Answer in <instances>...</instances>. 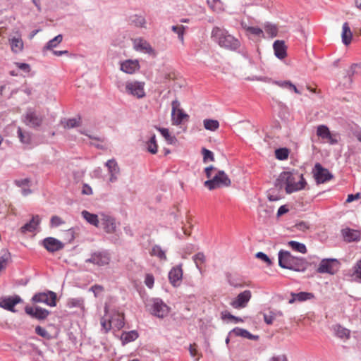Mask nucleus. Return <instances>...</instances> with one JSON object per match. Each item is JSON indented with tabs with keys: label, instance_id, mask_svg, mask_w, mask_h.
Masks as SVG:
<instances>
[{
	"label": "nucleus",
	"instance_id": "1",
	"mask_svg": "<svg viewBox=\"0 0 361 361\" xmlns=\"http://www.w3.org/2000/svg\"><path fill=\"white\" fill-rule=\"evenodd\" d=\"M305 185L306 181L302 174L288 171L281 173L275 181V186L279 189L285 188L288 194L302 190Z\"/></svg>",
	"mask_w": 361,
	"mask_h": 361
},
{
	"label": "nucleus",
	"instance_id": "2",
	"mask_svg": "<svg viewBox=\"0 0 361 361\" xmlns=\"http://www.w3.org/2000/svg\"><path fill=\"white\" fill-rule=\"evenodd\" d=\"M278 255L279 265L283 269L304 272L310 265L305 258L295 257L286 250H281Z\"/></svg>",
	"mask_w": 361,
	"mask_h": 361
},
{
	"label": "nucleus",
	"instance_id": "3",
	"mask_svg": "<svg viewBox=\"0 0 361 361\" xmlns=\"http://www.w3.org/2000/svg\"><path fill=\"white\" fill-rule=\"evenodd\" d=\"M211 37L221 47L228 50L236 51L240 47V42L237 38L229 34L226 29L219 27L212 29Z\"/></svg>",
	"mask_w": 361,
	"mask_h": 361
},
{
	"label": "nucleus",
	"instance_id": "4",
	"mask_svg": "<svg viewBox=\"0 0 361 361\" xmlns=\"http://www.w3.org/2000/svg\"><path fill=\"white\" fill-rule=\"evenodd\" d=\"M231 184V181L224 171L219 170L216 174L211 179H208L204 183V185L209 190H214L221 187H228Z\"/></svg>",
	"mask_w": 361,
	"mask_h": 361
},
{
	"label": "nucleus",
	"instance_id": "5",
	"mask_svg": "<svg viewBox=\"0 0 361 361\" xmlns=\"http://www.w3.org/2000/svg\"><path fill=\"white\" fill-rule=\"evenodd\" d=\"M44 116L33 108H27L23 116V123L28 127L37 128L42 126Z\"/></svg>",
	"mask_w": 361,
	"mask_h": 361
},
{
	"label": "nucleus",
	"instance_id": "6",
	"mask_svg": "<svg viewBox=\"0 0 361 361\" xmlns=\"http://www.w3.org/2000/svg\"><path fill=\"white\" fill-rule=\"evenodd\" d=\"M149 306L151 314L158 318H164L170 312V307L159 298H152Z\"/></svg>",
	"mask_w": 361,
	"mask_h": 361
},
{
	"label": "nucleus",
	"instance_id": "7",
	"mask_svg": "<svg viewBox=\"0 0 361 361\" xmlns=\"http://www.w3.org/2000/svg\"><path fill=\"white\" fill-rule=\"evenodd\" d=\"M110 261L111 257L109 252L106 250H101L92 252L90 257L85 260V262L102 267L108 265Z\"/></svg>",
	"mask_w": 361,
	"mask_h": 361
},
{
	"label": "nucleus",
	"instance_id": "8",
	"mask_svg": "<svg viewBox=\"0 0 361 361\" xmlns=\"http://www.w3.org/2000/svg\"><path fill=\"white\" fill-rule=\"evenodd\" d=\"M339 262L334 258L323 259L317 269L320 274H334L338 269Z\"/></svg>",
	"mask_w": 361,
	"mask_h": 361
},
{
	"label": "nucleus",
	"instance_id": "9",
	"mask_svg": "<svg viewBox=\"0 0 361 361\" xmlns=\"http://www.w3.org/2000/svg\"><path fill=\"white\" fill-rule=\"evenodd\" d=\"M312 173L317 184L324 183L333 178L332 173L326 168H324L321 164L316 163Z\"/></svg>",
	"mask_w": 361,
	"mask_h": 361
},
{
	"label": "nucleus",
	"instance_id": "10",
	"mask_svg": "<svg viewBox=\"0 0 361 361\" xmlns=\"http://www.w3.org/2000/svg\"><path fill=\"white\" fill-rule=\"evenodd\" d=\"M145 83L139 81H128L125 85V92L138 99L145 96Z\"/></svg>",
	"mask_w": 361,
	"mask_h": 361
},
{
	"label": "nucleus",
	"instance_id": "11",
	"mask_svg": "<svg viewBox=\"0 0 361 361\" xmlns=\"http://www.w3.org/2000/svg\"><path fill=\"white\" fill-rule=\"evenodd\" d=\"M56 294L53 291H47V293H37L32 298L34 302L44 303L50 307L56 305Z\"/></svg>",
	"mask_w": 361,
	"mask_h": 361
},
{
	"label": "nucleus",
	"instance_id": "12",
	"mask_svg": "<svg viewBox=\"0 0 361 361\" xmlns=\"http://www.w3.org/2000/svg\"><path fill=\"white\" fill-rule=\"evenodd\" d=\"M180 102L177 99L173 100L171 103V121L173 125L175 126L181 124L184 118L189 117L183 109H180Z\"/></svg>",
	"mask_w": 361,
	"mask_h": 361
},
{
	"label": "nucleus",
	"instance_id": "13",
	"mask_svg": "<svg viewBox=\"0 0 361 361\" xmlns=\"http://www.w3.org/2000/svg\"><path fill=\"white\" fill-rule=\"evenodd\" d=\"M251 296V291L245 290L237 295V297L231 302V305L235 309L244 308L247 306Z\"/></svg>",
	"mask_w": 361,
	"mask_h": 361
},
{
	"label": "nucleus",
	"instance_id": "14",
	"mask_svg": "<svg viewBox=\"0 0 361 361\" xmlns=\"http://www.w3.org/2000/svg\"><path fill=\"white\" fill-rule=\"evenodd\" d=\"M42 245L49 252H55L64 247V244L61 241L53 237L45 238L42 241Z\"/></svg>",
	"mask_w": 361,
	"mask_h": 361
},
{
	"label": "nucleus",
	"instance_id": "15",
	"mask_svg": "<svg viewBox=\"0 0 361 361\" xmlns=\"http://www.w3.org/2000/svg\"><path fill=\"white\" fill-rule=\"evenodd\" d=\"M25 312L31 317L37 319L38 320L45 319L50 313L49 310L38 306H26L25 307Z\"/></svg>",
	"mask_w": 361,
	"mask_h": 361
},
{
	"label": "nucleus",
	"instance_id": "16",
	"mask_svg": "<svg viewBox=\"0 0 361 361\" xmlns=\"http://www.w3.org/2000/svg\"><path fill=\"white\" fill-rule=\"evenodd\" d=\"M20 302H22V299L18 295L5 297L0 299V307L4 310L16 312L15 306Z\"/></svg>",
	"mask_w": 361,
	"mask_h": 361
},
{
	"label": "nucleus",
	"instance_id": "17",
	"mask_svg": "<svg viewBox=\"0 0 361 361\" xmlns=\"http://www.w3.org/2000/svg\"><path fill=\"white\" fill-rule=\"evenodd\" d=\"M341 232L343 240L347 243L357 242L360 240L361 231L359 230L346 227L343 228Z\"/></svg>",
	"mask_w": 361,
	"mask_h": 361
},
{
	"label": "nucleus",
	"instance_id": "18",
	"mask_svg": "<svg viewBox=\"0 0 361 361\" xmlns=\"http://www.w3.org/2000/svg\"><path fill=\"white\" fill-rule=\"evenodd\" d=\"M169 280L171 284L177 287L179 286L183 278V269L181 265L173 267L169 272Z\"/></svg>",
	"mask_w": 361,
	"mask_h": 361
},
{
	"label": "nucleus",
	"instance_id": "19",
	"mask_svg": "<svg viewBox=\"0 0 361 361\" xmlns=\"http://www.w3.org/2000/svg\"><path fill=\"white\" fill-rule=\"evenodd\" d=\"M100 221L105 232L107 233H114L116 232V223L114 217L105 214H102Z\"/></svg>",
	"mask_w": 361,
	"mask_h": 361
},
{
	"label": "nucleus",
	"instance_id": "20",
	"mask_svg": "<svg viewBox=\"0 0 361 361\" xmlns=\"http://www.w3.org/2000/svg\"><path fill=\"white\" fill-rule=\"evenodd\" d=\"M105 166L108 169L109 173L110 175L109 182L114 183L118 180V176L120 173V168L116 159H109L106 163Z\"/></svg>",
	"mask_w": 361,
	"mask_h": 361
},
{
	"label": "nucleus",
	"instance_id": "21",
	"mask_svg": "<svg viewBox=\"0 0 361 361\" xmlns=\"http://www.w3.org/2000/svg\"><path fill=\"white\" fill-rule=\"evenodd\" d=\"M40 222L41 219L39 216L35 215L29 222L26 223L20 228V231L23 234L35 232L39 227Z\"/></svg>",
	"mask_w": 361,
	"mask_h": 361
},
{
	"label": "nucleus",
	"instance_id": "22",
	"mask_svg": "<svg viewBox=\"0 0 361 361\" xmlns=\"http://www.w3.org/2000/svg\"><path fill=\"white\" fill-rule=\"evenodd\" d=\"M134 47L137 51L149 54H154V50L149 43L142 38L135 39L134 40Z\"/></svg>",
	"mask_w": 361,
	"mask_h": 361
},
{
	"label": "nucleus",
	"instance_id": "23",
	"mask_svg": "<svg viewBox=\"0 0 361 361\" xmlns=\"http://www.w3.org/2000/svg\"><path fill=\"white\" fill-rule=\"evenodd\" d=\"M128 23L130 25L137 28H147V20L144 15L133 14L129 16Z\"/></svg>",
	"mask_w": 361,
	"mask_h": 361
},
{
	"label": "nucleus",
	"instance_id": "24",
	"mask_svg": "<svg viewBox=\"0 0 361 361\" xmlns=\"http://www.w3.org/2000/svg\"><path fill=\"white\" fill-rule=\"evenodd\" d=\"M139 68L140 65L137 60H126L121 64V70L128 74H133Z\"/></svg>",
	"mask_w": 361,
	"mask_h": 361
},
{
	"label": "nucleus",
	"instance_id": "25",
	"mask_svg": "<svg viewBox=\"0 0 361 361\" xmlns=\"http://www.w3.org/2000/svg\"><path fill=\"white\" fill-rule=\"evenodd\" d=\"M273 49L275 56L279 59H283L286 55L287 47L283 40H276L274 42Z\"/></svg>",
	"mask_w": 361,
	"mask_h": 361
},
{
	"label": "nucleus",
	"instance_id": "26",
	"mask_svg": "<svg viewBox=\"0 0 361 361\" xmlns=\"http://www.w3.org/2000/svg\"><path fill=\"white\" fill-rule=\"evenodd\" d=\"M11 51L14 54H19L23 50L24 44L20 37H13L9 39Z\"/></svg>",
	"mask_w": 361,
	"mask_h": 361
},
{
	"label": "nucleus",
	"instance_id": "27",
	"mask_svg": "<svg viewBox=\"0 0 361 361\" xmlns=\"http://www.w3.org/2000/svg\"><path fill=\"white\" fill-rule=\"evenodd\" d=\"M353 37V33L350 30V26L348 23H344L342 27L341 38L342 42L348 46L350 44Z\"/></svg>",
	"mask_w": 361,
	"mask_h": 361
},
{
	"label": "nucleus",
	"instance_id": "28",
	"mask_svg": "<svg viewBox=\"0 0 361 361\" xmlns=\"http://www.w3.org/2000/svg\"><path fill=\"white\" fill-rule=\"evenodd\" d=\"M242 27L246 31L247 35H252L258 37H266L264 31L258 27L248 26L246 23H241Z\"/></svg>",
	"mask_w": 361,
	"mask_h": 361
},
{
	"label": "nucleus",
	"instance_id": "29",
	"mask_svg": "<svg viewBox=\"0 0 361 361\" xmlns=\"http://www.w3.org/2000/svg\"><path fill=\"white\" fill-rule=\"evenodd\" d=\"M81 215L84 218V219H85V221L90 224L96 227L99 226V220L97 214L90 213L86 210H83L81 212Z\"/></svg>",
	"mask_w": 361,
	"mask_h": 361
},
{
	"label": "nucleus",
	"instance_id": "30",
	"mask_svg": "<svg viewBox=\"0 0 361 361\" xmlns=\"http://www.w3.org/2000/svg\"><path fill=\"white\" fill-rule=\"evenodd\" d=\"M17 135L21 143L24 145H30L31 143V133L23 130L20 127H18L17 130Z\"/></svg>",
	"mask_w": 361,
	"mask_h": 361
},
{
	"label": "nucleus",
	"instance_id": "31",
	"mask_svg": "<svg viewBox=\"0 0 361 361\" xmlns=\"http://www.w3.org/2000/svg\"><path fill=\"white\" fill-rule=\"evenodd\" d=\"M138 333L135 330L130 331L128 332H123L121 334V340L123 345L130 342L135 341L138 338Z\"/></svg>",
	"mask_w": 361,
	"mask_h": 361
},
{
	"label": "nucleus",
	"instance_id": "32",
	"mask_svg": "<svg viewBox=\"0 0 361 361\" xmlns=\"http://www.w3.org/2000/svg\"><path fill=\"white\" fill-rule=\"evenodd\" d=\"M149 254L152 256L157 257L161 261H166L167 260L166 252L159 245H154L152 247V249L149 252Z\"/></svg>",
	"mask_w": 361,
	"mask_h": 361
},
{
	"label": "nucleus",
	"instance_id": "33",
	"mask_svg": "<svg viewBox=\"0 0 361 361\" xmlns=\"http://www.w3.org/2000/svg\"><path fill=\"white\" fill-rule=\"evenodd\" d=\"M334 330L336 336L342 339H348L350 336V331L339 324L334 326Z\"/></svg>",
	"mask_w": 361,
	"mask_h": 361
},
{
	"label": "nucleus",
	"instance_id": "34",
	"mask_svg": "<svg viewBox=\"0 0 361 361\" xmlns=\"http://www.w3.org/2000/svg\"><path fill=\"white\" fill-rule=\"evenodd\" d=\"M264 35L266 34L268 37L273 38L277 36L278 27L276 25L271 23H266L264 25Z\"/></svg>",
	"mask_w": 361,
	"mask_h": 361
},
{
	"label": "nucleus",
	"instance_id": "35",
	"mask_svg": "<svg viewBox=\"0 0 361 361\" xmlns=\"http://www.w3.org/2000/svg\"><path fill=\"white\" fill-rule=\"evenodd\" d=\"M274 84L278 85L280 87L286 88L290 90H293L295 93L300 94L301 92L296 87L295 85H293L290 81L289 80H279V81H274Z\"/></svg>",
	"mask_w": 361,
	"mask_h": 361
},
{
	"label": "nucleus",
	"instance_id": "36",
	"mask_svg": "<svg viewBox=\"0 0 361 361\" xmlns=\"http://www.w3.org/2000/svg\"><path fill=\"white\" fill-rule=\"evenodd\" d=\"M155 128L160 132L161 135L165 138L169 144L173 145L176 142L177 139L175 136L170 134L169 129L157 126H156Z\"/></svg>",
	"mask_w": 361,
	"mask_h": 361
},
{
	"label": "nucleus",
	"instance_id": "37",
	"mask_svg": "<svg viewBox=\"0 0 361 361\" xmlns=\"http://www.w3.org/2000/svg\"><path fill=\"white\" fill-rule=\"evenodd\" d=\"M288 245L291 247L293 250L302 254H305L307 251L306 245L304 243L298 241L290 240L288 242Z\"/></svg>",
	"mask_w": 361,
	"mask_h": 361
},
{
	"label": "nucleus",
	"instance_id": "38",
	"mask_svg": "<svg viewBox=\"0 0 361 361\" xmlns=\"http://www.w3.org/2000/svg\"><path fill=\"white\" fill-rule=\"evenodd\" d=\"M186 28L187 27L183 25H176L171 27V30L177 34L178 39L183 44H184V35Z\"/></svg>",
	"mask_w": 361,
	"mask_h": 361
},
{
	"label": "nucleus",
	"instance_id": "39",
	"mask_svg": "<svg viewBox=\"0 0 361 361\" xmlns=\"http://www.w3.org/2000/svg\"><path fill=\"white\" fill-rule=\"evenodd\" d=\"M11 259V253L7 250H2L0 256V272L6 267Z\"/></svg>",
	"mask_w": 361,
	"mask_h": 361
},
{
	"label": "nucleus",
	"instance_id": "40",
	"mask_svg": "<svg viewBox=\"0 0 361 361\" xmlns=\"http://www.w3.org/2000/svg\"><path fill=\"white\" fill-rule=\"evenodd\" d=\"M147 149L151 154H156L157 152L158 145L157 144L155 134L152 135L149 140L146 142Z\"/></svg>",
	"mask_w": 361,
	"mask_h": 361
},
{
	"label": "nucleus",
	"instance_id": "41",
	"mask_svg": "<svg viewBox=\"0 0 361 361\" xmlns=\"http://www.w3.org/2000/svg\"><path fill=\"white\" fill-rule=\"evenodd\" d=\"M67 307L69 308L79 307L84 310V299L82 298H70L67 301Z\"/></svg>",
	"mask_w": 361,
	"mask_h": 361
},
{
	"label": "nucleus",
	"instance_id": "42",
	"mask_svg": "<svg viewBox=\"0 0 361 361\" xmlns=\"http://www.w3.org/2000/svg\"><path fill=\"white\" fill-rule=\"evenodd\" d=\"M63 40V35L59 34L53 39H50L44 47V49L51 50L56 47Z\"/></svg>",
	"mask_w": 361,
	"mask_h": 361
},
{
	"label": "nucleus",
	"instance_id": "43",
	"mask_svg": "<svg viewBox=\"0 0 361 361\" xmlns=\"http://www.w3.org/2000/svg\"><path fill=\"white\" fill-rule=\"evenodd\" d=\"M203 123L204 128L211 131H215L219 127V123L217 120L204 119Z\"/></svg>",
	"mask_w": 361,
	"mask_h": 361
},
{
	"label": "nucleus",
	"instance_id": "44",
	"mask_svg": "<svg viewBox=\"0 0 361 361\" xmlns=\"http://www.w3.org/2000/svg\"><path fill=\"white\" fill-rule=\"evenodd\" d=\"M291 296H295L297 300L300 302L311 300L314 297L313 293L308 292L291 293Z\"/></svg>",
	"mask_w": 361,
	"mask_h": 361
},
{
	"label": "nucleus",
	"instance_id": "45",
	"mask_svg": "<svg viewBox=\"0 0 361 361\" xmlns=\"http://www.w3.org/2000/svg\"><path fill=\"white\" fill-rule=\"evenodd\" d=\"M330 130L325 125H320L317 127V135L323 140L330 137Z\"/></svg>",
	"mask_w": 361,
	"mask_h": 361
},
{
	"label": "nucleus",
	"instance_id": "46",
	"mask_svg": "<svg viewBox=\"0 0 361 361\" xmlns=\"http://www.w3.org/2000/svg\"><path fill=\"white\" fill-rule=\"evenodd\" d=\"M207 4L214 11L219 12L224 10V4L221 0H207Z\"/></svg>",
	"mask_w": 361,
	"mask_h": 361
},
{
	"label": "nucleus",
	"instance_id": "47",
	"mask_svg": "<svg viewBox=\"0 0 361 361\" xmlns=\"http://www.w3.org/2000/svg\"><path fill=\"white\" fill-rule=\"evenodd\" d=\"M231 333H233L237 336H240L243 338H250L252 334L246 329H240L238 327L234 328Z\"/></svg>",
	"mask_w": 361,
	"mask_h": 361
},
{
	"label": "nucleus",
	"instance_id": "48",
	"mask_svg": "<svg viewBox=\"0 0 361 361\" xmlns=\"http://www.w3.org/2000/svg\"><path fill=\"white\" fill-rule=\"evenodd\" d=\"M202 154L203 155V162L204 163H207L209 161H214V153L206 149V148H202Z\"/></svg>",
	"mask_w": 361,
	"mask_h": 361
},
{
	"label": "nucleus",
	"instance_id": "49",
	"mask_svg": "<svg viewBox=\"0 0 361 361\" xmlns=\"http://www.w3.org/2000/svg\"><path fill=\"white\" fill-rule=\"evenodd\" d=\"M192 259L197 267V268L200 270V264H203L205 262V256L202 252H198L192 257Z\"/></svg>",
	"mask_w": 361,
	"mask_h": 361
},
{
	"label": "nucleus",
	"instance_id": "50",
	"mask_svg": "<svg viewBox=\"0 0 361 361\" xmlns=\"http://www.w3.org/2000/svg\"><path fill=\"white\" fill-rule=\"evenodd\" d=\"M275 155L278 159L284 160L288 157V151L286 148L278 149L275 152Z\"/></svg>",
	"mask_w": 361,
	"mask_h": 361
},
{
	"label": "nucleus",
	"instance_id": "51",
	"mask_svg": "<svg viewBox=\"0 0 361 361\" xmlns=\"http://www.w3.org/2000/svg\"><path fill=\"white\" fill-rule=\"evenodd\" d=\"M80 118H70V119H68L65 121L64 123V127L65 128H74L75 126H78L80 123Z\"/></svg>",
	"mask_w": 361,
	"mask_h": 361
},
{
	"label": "nucleus",
	"instance_id": "52",
	"mask_svg": "<svg viewBox=\"0 0 361 361\" xmlns=\"http://www.w3.org/2000/svg\"><path fill=\"white\" fill-rule=\"evenodd\" d=\"M348 74L350 77L355 74L361 75V63L352 64V66H350V69Z\"/></svg>",
	"mask_w": 361,
	"mask_h": 361
},
{
	"label": "nucleus",
	"instance_id": "53",
	"mask_svg": "<svg viewBox=\"0 0 361 361\" xmlns=\"http://www.w3.org/2000/svg\"><path fill=\"white\" fill-rule=\"evenodd\" d=\"M35 333L37 335L42 336V338H50V335L48 333V331L44 328H42L40 326H36V328H35Z\"/></svg>",
	"mask_w": 361,
	"mask_h": 361
},
{
	"label": "nucleus",
	"instance_id": "54",
	"mask_svg": "<svg viewBox=\"0 0 361 361\" xmlns=\"http://www.w3.org/2000/svg\"><path fill=\"white\" fill-rule=\"evenodd\" d=\"M276 317V313H274L273 311H271L269 312V314H264V320L265 322V323L267 324H271L274 322V320L275 319Z\"/></svg>",
	"mask_w": 361,
	"mask_h": 361
},
{
	"label": "nucleus",
	"instance_id": "55",
	"mask_svg": "<svg viewBox=\"0 0 361 361\" xmlns=\"http://www.w3.org/2000/svg\"><path fill=\"white\" fill-rule=\"evenodd\" d=\"M256 257L262 260L263 262H266L268 265H271L272 264L271 260L270 258L264 252H258L255 255Z\"/></svg>",
	"mask_w": 361,
	"mask_h": 361
},
{
	"label": "nucleus",
	"instance_id": "56",
	"mask_svg": "<svg viewBox=\"0 0 361 361\" xmlns=\"http://www.w3.org/2000/svg\"><path fill=\"white\" fill-rule=\"evenodd\" d=\"M154 283V278L153 275L150 274H146L145 279V285L148 288H152L153 287Z\"/></svg>",
	"mask_w": 361,
	"mask_h": 361
},
{
	"label": "nucleus",
	"instance_id": "57",
	"mask_svg": "<svg viewBox=\"0 0 361 361\" xmlns=\"http://www.w3.org/2000/svg\"><path fill=\"white\" fill-rule=\"evenodd\" d=\"M90 291H92L94 297H98L99 293L104 291V287L101 285L95 284L90 287Z\"/></svg>",
	"mask_w": 361,
	"mask_h": 361
},
{
	"label": "nucleus",
	"instance_id": "58",
	"mask_svg": "<svg viewBox=\"0 0 361 361\" xmlns=\"http://www.w3.org/2000/svg\"><path fill=\"white\" fill-rule=\"evenodd\" d=\"M50 223H51V226L57 227V226H59L60 225L63 224L64 222L59 216H53L51 218Z\"/></svg>",
	"mask_w": 361,
	"mask_h": 361
},
{
	"label": "nucleus",
	"instance_id": "59",
	"mask_svg": "<svg viewBox=\"0 0 361 361\" xmlns=\"http://www.w3.org/2000/svg\"><path fill=\"white\" fill-rule=\"evenodd\" d=\"M101 326L106 333L111 328V322L105 319L104 318H102L101 319Z\"/></svg>",
	"mask_w": 361,
	"mask_h": 361
},
{
	"label": "nucleus",
	"instance_id": "60",
	"mask_svg": "<svg viewBox=\"0 0 361 361\" xmlns=\"http://www.w3.org/2000/svg\"><path fill=\"white\" fill-rule=\"evenodd\" d=\"M197 345L195 343L194 344H190V346H189V352H190V354L192 357H195V356H197L198 355V350H197Z\"/></svg>",
	"mask_w": 361,
	"mask_h": 361
},
{
	"label": "nucleus",
	"instance_id": "61",
	"mask_svg": "<svg viewBox=\"0 0 361 361\" xmlns=\"http://www.w3.org/2000/svg\"><path fill=\"white\" fill-rule=\"evenodd\" d=\"M16 66H17V67L19 69H20V70H22V71H23L27 73V72H30V66L27 63H16Z\"/></svg>",
	"mask_w": 361,
	"mask_h": 361
},
{
	"label": "nucleus",
	"instance_id": "62",
	"mask_svg": "<svg viewBox=\"0 0 361 361\" xmlns=\"http://www.w3.org/2000/svg\"><path fill=\"white\" fill-rule=\"evenodd\" d=\"M14 183L18 187H23L24 185H27L29 184L30 179L24 178V179L16 180L14 181Z\"/></svg>",
	"mask_w": 361,
	"mask_h": 361
},
{
	"label": "nucleus",
	"instance_id": "63",
	"mask_svg": "<svg viewBox=\"0 0 361 361\" xmlns=\"http://www.w3.org/2000/svg\"><path fill=\"white\" fill-rule=\"evenodd\" d=\"M355 269V274L357 277L361 279V260L356 264Z\"/></svg>",
	"mask_w": 361,
	"mask_h": 361
},
{
	"label": "nucleus",
	"instance_id": "64",
	"mask_svg": "<svg viewBox=\"0 0 361 361\" xmlns=\"http://www.w3.org/2000/svg\"><path fill=\"white\" fill-rule=\"evenodd\" d=\"M269 361H288L287 357L285 355H280L273 356Z\"/></svg>",
	"mask_w": 361,
	"mask_h": 361
}]
</instances>
